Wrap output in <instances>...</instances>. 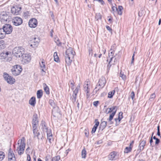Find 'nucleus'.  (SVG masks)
<instances>
[{
    "instance_id": "f257e3e1",
    "label": "nucleus",
    "mask_w": 161,
    "mask_h": 161,
    "mask_svg": "<svg viewBox=\"0 0 161 161\" xmlns=\"http://www.w3.org/2000/svg\"><path fill=\"white\" fill-rule=\"evenodd\" d=\"M75 54V52H73L72 48L69 47L67 50L65 56V61L68 65H70Z\"/></svg>"
},
{
    "instance_id": "f03ea898",
    "label": "nucleus",
    "mask_w": 161,
    "mask_h": 161,
    "mask_svg": "<svg viewBox=\"0 0 161 161\" xmlns=\"http://www.w3.org/2000/svg\"><path fill=\"white\" fill-rule=\"evenodd\" d=\"M25 140V138L23 137L22 139H20L18 142V144H20V145L17 148V150L19 155H21L24 153L25 147V143L24 141Z\"/></svg>"
},
{
    "instance_id": "7ed1b4c3",
    "label": "nucleus",
    "mask_w": 161,
    "mask_h": 161,
    "mask_svg": "<svg viewBox=\"0 0 161 161\" xmlns=\"http://www.w3.org/2000/svg\"><path fill=\"white\" fill-rule=\"evenodd\" d=\"M24 50V48L22 47H16L14 49L13 53L16 57H20L23 55Z\"/></svg>"
},
{
    "instance_id": "20e7f679",
    "label": "nucleus",
    "mask_w": 161,
    "mask_h": 161,
    "mask_svg": "<svg viewBox=\"0 0 161 161\" xmlns=\"http://www.w3.org/2000/svg\"><path fill=\"white\" fill-rule=\"evenodd\" d=\"M106 83L105 78L104 77H102L99 80L97 84L96 87L95 88L94 91L96 93L97 91L100 89L102 88L105 86Z\"/></svg>"
},
{
    "instance_id": "39448f33",
    "label": "nucleus",
    "mask_w": 161,
    "mask_h": 161,
    "mask_svg": "<svg viewBox=\"0 0 161 161\" xmlns=\"http://www.w3.org/2000/svg\"><path fill=\"white\" fill-rule=\"evenodd\" d=\"M111 108L112 113L110 114L109 118L107 119L108 123L109 125H111L113 123V122L112 121V120L113 119L118 108V107L116 106H113Z\"/></svg>"
},
{
    "instance_id": "423d86ee",
    "label": "nucleus",
    "mask_w": 161,
    "mask_h": 161,
    "mask_svg": "<svg viewBox=\"0 0 161 161\" xmlns=\"http://www.w3.org/2000/svg\"><path fill=\"white\" fill-rule=\"evenodd\" d=\"M22 70L21 67L18 65H15L11 69L12 74L14 75H19Z\"/></svg>"
},
{
    "instance_id": "0eeeda50",
    "label": "nucleus",
    "mask_w": 161,
    "mask_h": 161,
    "mask_svg": "<svg viewBox=\"0 0 161 161\" xmlns=\"http://www.w3.org/2000/svg\"><path fill=\"white\" fill-rule=\"evenodd\" d=\"M3 32H4L6 34H10L13 31L12 26L10 24H6L3 27Z\"/></svg>"
},
{
    "instance_id": "6e6552de",
    "label": "nucleus",
    "mask_w": 161,
    "mask_h": 161,
    "mask_svg": "<svg viewBox=\"0 0 161 161\" xmlns=\"http://www.w3.org/2000/svg\"><path fill=\"white\" fill-rule=\"evenodd\" d=\"M10 53V52L9 53L8 52H4L0 54V58L5 61H10L11 60L12 58L10 57H8V55Z\"/></svg>"
},
{
    "instance_id": "1a4fd4ad",
    "label": "nucleus",
    "mask_w": 161,
    "mask_h": 161,
    "mask_svg": "<svg viewBox=\"0 0 161 161\" xmlns=\"http://www.w3.org/2000/svg\"><path fill=\"white\" fill-rule=\"evenodd\" d=\"M3 76L5 80L10 84H13L15 82V79L6 72L3 73Z\"/></svg>"
},
{
    "instance_id": "9d476101",
    "label": "nucleus",
    "mask_w": 161,
    "mask_h": 161,
    "mask_svg": "<svg viewBox=\"0 0 161 161\" xmlns=\"http://www.w3.org/2000/svg\"><path fill=\"white\" fill-rule=\"evenodd\" d=\"M21 8L17 6H13L11 8V12L13 14L17 15L20 13Z\"/></svg>"
},
{
    "instance_id": "9b49d317",
    "label": "nucleus",
    "mask_w": 161,
    "mask_h": 161,
    "mask_svg": "<svg viewBox=\"0 0 161 161\" xmlns=\"http://www.w3.org/2000/svg\"><path fill=\"white\" fill-rule=\"evenodd\" d=\"M109 160H115L119 158L118 153L116 151H113L110 153L108 156Z\"/></svg>"
},
{
    "instance_id": "f8f14e48",
    "label": "nucleus",
    "mask_w": 161,
    "mask_h": 161,
    "mask_svg": "<svg viewBox=\"0 0 161 161\" xmlns=\"http://www.w3.org/2000/svg\"><path fill=\"white\" fill-rule=\"evenodd\" d=\"M23 22L22 19L18 17H15L12 19V22L14 25L18 26L21 25Z\"/></svg>"
},
{
    "instance_id": "ddd939ff",
    "label": "nucleus",
    "mask_w": 161,
    "mask_h": 161,
    "mask_svg": "<svg viewBox=\"0 0 161 161\" xmlns=\"http://www.w3.org/2000/svg\"><path fill=\"white\" fill-rule=\"evenodd\" d=\"M22 62L23 63L27 64L29 63L31 60V56L27 54H24L22 56Z\"/></svg>"
},
{
    "instance_id": "4468645a",
    "label": "nucleus",
    "mask_w": 161,
    "mask_h": 161,
    "mask_svg": "<svg viewBox=\"0 0 161 161\" xmlns=\"http://www.w3.org/2000/svg\"><path fill=\"white\" fill-rule=\"evenodd\" d=\"M8 161H15V155L11 149L10 148L8 153Z\"/></svg>"
},
{
    "instance_id": "2eb2a0df",
    "label": "nucleus",
    "mask_w": 161,
    "mask_h": 161,
    "mask_svg": "<svg viewBox=\"0 0 161 161\" xmlns=\"http://www.w3.org/2000/svg\"><path fill=\"white\" fill-rule=\"evenodd\" d=\"M37 24L38 23L37 19L34 18L31 19L28 23L29 27L32 28L36 27Z\"/></svg>"
},
{
    "instance_id": "dca6fc26",
    "label": "nucleus",
    "mask_w": 161,
    "mask_h": 161,
    "mask_svg": "<svg viewBox=\"0 0 161 161\" xmlns=\"http://www.w3.org/2000/svg\"><path fill=\"white\" fill-rule=\"evenodd\" d=\"M9 17V16L6 12H3L0 14V18L3 21H7Z\"/></svg>"
},
{
    "instance_id": "f3484780",
    "label": "nucleus",
    "mask_w": 161,
    "mask_h": 161,
    "mask_svg": "<svg viewBox=\"0 0 161 161\" xmlns=\"http://www.w3.org/2000/svg\"><path fill=\"white\" fill-rule=\"evenodd\" d=\"M80 88V86L78 85L75 90L73 91V93L72 95V101L73 103H74L76 101V96Z\"/></svg>"
},
{
    "instance_id": "a211bd4d",
    "label": "nucleus",
    "mask_w": 161,
    "mask_h": 161,
    "mask_svg": "<svg viewBox=\"0 0 161 161\" xmlns=\"http://www.w3.org/2000/svg\"><path fill=\"white\" fill-rule=\"evenodd\" d=\"M38 124V120L37 117V115L35 114L33 115V119H32V127L37 126Z\"/></svg>"
},
{
    "instance_id": "6ab92c4d",
    "label": "nucleus",
    "mask_w": 161,
    "mask_h": 161,
    "mask_svg": "<svg viewBox=\"0 0 161 161\" xmlns=\"http://www.w3.org/2000/svg\"><path fill=\"white\" fill-rule=\"evenodd\" d=\"M40 126L41 129L44 132L47 131L48 128L45 121H42Z\"/></svg>"
},
{
    "instance_id": "aec40b11",
    "label": "nucleus",
    "mask_w": 161,
    "mask_h": 161,
    "mask_svg": "<svg viewBox=\"0 0 161 161\" xmlns=\"http://www.w3.org/2000/svg\"><path fill=\"white\" fill-rule=\"evenodd\" d=\"M32 128L33 129V133L34 136H37V138L39 139V138H38V136L40 135V134L39 132H38V131L37 129V127L34 126L32 127Z\"/></svg>"
},
{
    "instance_id": "412c9836",
    "label": "nucleus",
    "mask_w": 161,
    "mask_h": 161,
    "mask_svg": "<svg viewBox=\"0 0 161 161\" xmlns=\"http://www.w3.org/2000/svg\"><path fill=\"white\" fill-rule=\"evenodd\" d=\"M29 103L33 107L35 106L36 103V98L35 97H32L29 100Z\"/></svg>"
},
{
    "instance_id": "4be33fe9",
    "label": "nucleus",
    "mask_w": 161,
    "mask_h": 161,
    "mask_svg": "<svg viewBox=\"0 0 161 161\" xmlns=\"http://www.w3.org/2000/svg\"><path fill=\"white\" fill-rule=\"evenodd\" d=\"M118 59L116 58L115 56L114 57H112L110 58V60L109 62V64L111 63L112 64H114L117 63Z\"/></svg>"
},
{
    "instance_id": "5701e85b",
    "label": "nucleus",
    "mask_w": 161,
    "mask_h": 161,
    "mask_svg": "<svg viewBox=\"0 0 161 161\" xmlns=\"http://www.w3.org/2000/svg\"><path fill=\"white\" fill-rule=\"evenodd\" d=\"M107 121L102 122L100 125L99 129L101 130H103L107 125Z\"/></svg>"
},
{
    "instance_id": "b1692460",
    "label": "nucleus",
    "mask_w": 161,
    "mask_h": 161,
    "mask_svg": "<svg viewBox=\"0 0 161 161\" xmlns=\"http://www.w3.org/2000/svg\"><path fill=\"white\" fill-rule=\"evenodd\" d=\"M6 44L4 41L3 40L0 41V50L4 49L6 47Z\"/></svg>"
},
{
    "instance_id": "393cba45",
    "label": "nucleus",
    "mask_w": 161,
    "mask_h": 161,
    "mask_svg": "<svg viewBox=\"0 0 161 161\" xmlns=\"http://www.w3.org/2000/svg\"><path fill=\"white\" fill-rule=\"evenodd\" d=\"M146 143V141L145 140L142 141L139 145L140 149L141 150H142L144 149V146H145Z\"/></svg>"
},
{
    "instance_id": "a878e982",
    "label": "nucleus",
    "mask_w": 161,
    "mask_h": 161,
    "mask_svg": "<svg viewBox=\"0 0 161 161\" xmlns=\"http://www.w3.org/2000/svg\"><path fill=\"white\" fill-rule=\"evenodd\" d=\"M44 89L47 94H49L50 93L49 89L48 86L45 83L43 84Z\"/></svg>"
},
{
    "instance_id": "bb28decb",
    "label": "nucleus",
    "mask_w": 161,
    "mask_h": 161,
    "mask_svg": "<svg viewBox=\"0 0 161 161\" xmlns=\"http://www.w3.org/2000/svg\"><path fill=\"white\" fill-rule=\"evenodd\" d=\"M37 97L38 98L40 99L42 97L43 95V91L42 90H38L36 93Z\"/></svg>"
},
{
    "instance_id": "cd10ccee",
    "label": "nucleus",
    "mask_w": 161,
    "mask_h": 161,
    "mask_svg": "<svg viewBox=\"0 0 161 161\" xmlns=\"http://www.w3.org/2000/svg\"><path fill=\"white\" fill-rule=\"evenodd\" d=\"M49 103V104L53 108H58V107H56L55 103H54V101L53 100H50Z\"/></svg>"
},
{
    "instance_id": "c85d7f7f",
    "label": "nucleus",
    "mask_w": 161,
    "mask_h": 161,
    "mask_svg": "<svg viewBox=\"0 0 161 161\" xmlns=\"http://www.w3.org/2000/svg\"><path fill=\"white\" fill-rule=\"evenodd\" d=\"M123 9V8L122 6H119L118 7V8H117V11L118 12V14L119 15H121L122 14V10Z\"/></svg>"
},
{
    "instance_id": "c756f323",
    "label": "nucleus",
    "mask_w": 161,
    "mask_h": 161,
    "mask_svg": "<svg viewBox=\"0 0 161 161\" xmlns=\"http://www.w3.org/2000/svg\"><path fill=\"white\" fill-rule=\"evenodd\" d=\"M86 149L84 148L81 152V156L82 158H85L86 157Z\"/></svg>"
},
{
    "instance_id": "7c9ffc66",
    "label": "nucleus",
    "mask_w": 161,
    "mask_h": 161,
    "mask_svg": "<svg viewBox=\"0 0 161 161\" xmlns=\"http://www.w3.org/2000/svg\"><path fill=\"white\" fill-rule=\"evenodd\" d=\"M54 60L55 62H58L59 61V58L57 54V53L56 52L54 53L53 55Z\"/></svg>"
},
{
    "instance_id": "2f4dec72",
    "label": "nucleus",
    "mask_w": 161,
    "mask_h": 161,
    "mask_svg": "<svg viewBox=\"0 0 161 161\" xmlns=\"http://www.w3.org/2000/svg\"><path fill=\"white\" fill-rule=\"evenodd\" d=\"M95 18L97 20L99 19H102V15L100 13H97L96 14Z\"/></svg>"
},
{
    "instance_id": "473e14b6",
    "label": "nucleus",
    "mask_w": 161,
    "mask_h": 161,
    "mask_svg": "<svg viewBox=\"0 0 161 161\" xmlns=\"http://www.w3.org/2000/svg\"><path fill=\"white\" fill-rule=\"evenodd\" d=\"M2 28H0V39L3 38L5 36V33Z\"/></svg>"
},
{
    "instance_id": "72a5a7b5",
    "label": "nucleus",
    "mask_w": 161,
    "mask_h": 161,
    "mask_svg": "<svg viewBox=\"0 0 161 161\" xmlns=\"http://www.w3.org/2000/svg\"><path fill=\"white\" fill-rule=\"evenodd\" d=\"M88 82L86 83H85L84 85V88L85 90V92H86L87 93H88L89 92V91L88 90Z\"/></svg>"
},
{
    "instance_id": "f704fd0d",
    "label": "nucleus",
    "mask_w": 161,
    "mask_h": 161,
    "mask_svg": "<svg viewBox=\"0 0 161 161\" xmlns=\"http://www.w3.org/2000/svg\"><path fill=\"white\" fill-rule=\"evenodd\" d=\"M5 153L2 151H0V161L2 160L5 158Z\"/></svg>"
},
{
    "instance_id": "c9c22d12",
    "label": "nucleus",
    "mask_w": 161,
    "mask_h": 161,
    "mask_svg": "<svg viewBox=\"0 0 161 161\" xmlns=\"http://www.w3.org/2000/svg\"><path fill=\"white\" fill-rule=\"evenodd\" d=\"M132 149L131 147H126L125 149L124 153H128L131 152L132 150Z\"/></svg>"
},
{
    "instance_id": "e433bc0d",
    "label": "nucleus",
    "mask_w": 161,
    "mask_h": 161,
    "mask_svg": "<svg viewBox=\"0 0 161 161\" xmlns=\"http://www.w3.org/2000/svg\"><path fill=\"white\" fill-rule=\"evenodd\" d=\"M44 64H45L44 60L43 59H42L41 61V63H40V64L41 67L42 68L45 69L46 66H45Z\"/></svg>"
},
{
    "instance_id": "4c0bfd02",
    "label": "nucleus",
    "mask_w": 161,
    "mask_h": 161,
    "mask_svg": "<svg viewBox=\"0 0 161 161\" xmlns=\"http://www.w3.org/2000/svg\"><path fill=\"white\" fill-rule=\"evenodd\" d=\"M123 118V113L121 112L119 113L118 119H119V122H120L121 119Z\"/></svg>"
},
{
    "instance_id": "58836bf2",
    "label": "nucleus",
    "mask_w": 161,
    "mask_h": 161,
    "mask_svg": "<svg viewBox=\"0 0 161 161\" xmlns=\"http://www.w3.org/2000/svg\"><path fill=\"white\" fill-rule=\"evenodd\" d=\"M115 92V91L114 90L109 92L108 93V97L109 98H112L114 95Z\"/></svg>"
},
{
    "instance_id": "ea45409f",
    "label": "nucleus",
    "mask_w": 161,
    "mask_h": 161,
    "mask_svg": "<svg viewBox=\"0 0 161 161\" xmlns=\"http://www.w3.org/2000/svg\"><path fill=\"white\" fill-rule=\"evenodd\" d=\"M156 96L154 93H153L151 95L149 99V100L150 101H152L154 99L155 97Z\"/></svg>"
},
{
    "instance_id": "a19ab883",
    "label": "nucleus",
    "mask_w": 161,
    "mask_h": 161,
    "mask_svg": "<svg viewBox=\"0 0 161 161\" xmlns=\"http://www.w3.org/2000/svg\"><path fill=\"white\" fill-rule=\"evenodd\" d=\"M119 76L121 77L122 79H123V80H125L126 79L125 75H124L123 73H122L121 72L120 73Z\"/></svg>"
},
{
    "instance_id": "79ce46f5",
    "label": "nucleus",
    "mask_w": 161,
    "mask_h": 161,
    "mask_svg": "<svg viewBox=\"0 0 161 161\" xmlns=\"http://www.w3.org/2000/svg\"><path fill=\"white\" fill-rule=\"evenodd\" d=\"M110 53H109V57H113V54L114 53V50H112V49L110 50Z\"/></svg>"
},
{
    "instance_id": "37998d69",
    "label": "nucleus",
    "mask_w": 161,
    "mask_h": 161,
    "mask_svg": "<svg viewBox=\"0 0 161 161\" xmlns=\"http://www.w3.org/2000/svg\"><path fill=\"white\" fill-rule=\"evenodd\" d=\"M97 119H96L95 120V124L93 126V127H95V128H96V129H97V126H98L99 124V122L97 121Z\"/></svg>"
},
{
    "instance_id": "c03bdc74",
    "label": "nucleus",
    "mask_w": 161,
    "mask_h": 161,
    "mask_svg": "<svg viewBox=\"0 0 161 161\" xmlns=\"http://www.w3.org/2000/svg\"><path fill=\"white\" fill-rule=\"evenodd\" d=\"M111 112H112L111 108H108L106 110V113L107 114H108Z\"/></svg>"
},
{
    "instance_id": "a18cd8bd",
    "label": "nucleus",
    "mask_w": 161,
    "mask_h": 161,
    "mask_svg": "<svg viewBox=\"0 0 161 161\" xmlns=\"http://www.w3.org/2000/svg\"><path fill=\"white\" fill-rule=\"evenodd\" d=\"M135 97V93L133 91H132L130 94V97L133 100H134V98Z\"/></svg>"
},
{
    "instance_id": "49530a36",
    "label": "nucleus",
    "mask_w": 161,
    "mask_h": 161,
    "mask_svg": "<svg viewBox=\"0 0 161 161\" xmlns=\"http://www.w3.org/2000/svg\"><path fill=\"white\" fill-rule=\"evenodd\" d=\"M157 130H158V131H157V135L158 136H160V127H159V125H158L157 127Z\"/></svg>"
},
{
    "instance_id": "de8ad7c7",
    "label": "nucleus",
    "mask_w": 161,
    "mask_h": 161,
    "mask_svg": "<svg viewBox=\"0 0 161 161\" xmlns=\"http://www.w3.org/2000/svg\"><path fill=\"white\" fill-rule=\"evenodd\" d=\"M55 161H62L60 159V157L58 155L56 157Z\"/></svg>"
},
{
    "instance_id": "09e8293b",
    "label": "nucleus",
    "mask_w": 161,
    "mask_h": 161,
    "mask_svg": "<svg viewBox=\"0 0 161 161\" xmlns=\"http://www.w3.org/2000/svg\"><path fill=\"white\" fill-rule=\"evenodd\" d=\"M114 120L116 121V125H118L119 123V119H118V118H116L114 119Z\"/></svg>"
},
{
    "instance_id": "8fccbe9b",
    "label": "nucleus",
    "mask_w": 161,
    "mask_h": 161,
    "mask_svg": "<svg viewBox=\"0 0 161 161\" xmlns=\"http://www.w3.org/2000/svg\"><path fill=\"white\" fill-rule=\"evenodd\" d=\"M34 42H36V44H37L39 42V40L38 38H34Z\"/></svg>"
},
{
    "instance_id": "3c124183",
    "label": "nucleus",
    "mask_w": 161,
    "mask_h": 161,
    "mask_svg": "<svg viewBox=\"0 0 161 161\" xmlns=\"http://www.w3.org/2000/svg\"><path fill=\"white\" fill-rule=\"evenodd\" d=\"M89 55L92 56L93 55L92 50V49L89 48Z\"/></svg>"
},
{
    "instance_id": "603ef678",
    "label": "nucleus",
    "mask_w": 161,
    "mask_h": 161,
    "mask_svg": "<svg viewBox=\"0 0 161 161\" xmlns=\"http://www.w3.org/2000/svg\"><path fill=\"white\" fill-rule=\"evenodd\" d=\"M99 102L98 101H95L93 102V104L95 107H97Z\"/></svg>"
},
{
    "instance_id": "864d4df0",
    "label": "nucleus",
    "mask_w": 161,
    "mask_h": 161,
    "mask_svg": "<svg viewBox=\"0 0 161 161\" xmlns=\"http://www.w3.org/2000/svg\"><path fill=\"white\" fill-rule=\"evenodd\" d=\"M106 29L108 30L110 32H112V29L108 26H106Z\"/></svg>"
},
{
    "instance_id": "5fc2aeb1",
    "label": "nucleus",
    "mask_w": 161,
    "mask_h": 161,
    "mask_svg": "<svg viewBox=\"0 0 161 161\" xmlns=\"http://www.w3.org/2000/svg\"><path fill=\"white\" fill-rule=\"evenodd\" d=\"M153 133L152 137H151V139L150 140V146H152V143L153 142V139H152V137H153Z\"/></svg>"
},
{
    "instance_id": "6e6d98bb",
    "label": "nucleus",
    "mask_w": 161,
    "mask_h": 161,
    "mask_svg": "<svg viewBox=\"0 0 161 161\" xmlns=\"http://www.w3.org/2000/svg\"><path fill=\"white\" fill-rule=\"evenodd\" d=\"M134 56H135V53H134L133 54L132 56V60H131V64H132L133 63V62H134Z\"/></svg>"
},
{
    "instance_id": "4d7b16f0",
    "label": "nucleus",
    "mask_w": 161,
    "mask_h": 161,
    "mask_svg": "<svg viewBox=\"0 0 161 161\" xmlns=\"http://www.w3.org/2000/svg\"><path fill=\"white\" fill-rule=\"evenodd\" d=\"M96 129H97L96 128H95V127H93L92 130V134L94 133L95 132Z\"/></svg>"
},
{
    "instance_id": "13d9d810",
    "label": "nucleus",
    "mask_w": 161,
    "mask_h": 161,
    "mask_svg": "<svg viewBox=\"0 0 161 161\" xmlns=\"http://www.w3.org/2000/svg\"><path fill=\"white\" fill-rule=\"evenodd\" d=\"M97 1H98L102 5H103L104 4V2L103 0H98Z\"/></svg>"
},
{
    "instance_id": "bf43d9fd",
    "label": "nucleus",
    "mask_w": 161,
    "mask_h": 161,
    "mask_svg": "<svg viewBox=\"0 0 161 161\" xmlns=\"http://www.w3.org/2000/svg\"><path fill=\"white\" fill-rule=\"evenodd\" d=\"M27 161H31V158L30 156L29 155H27Z\"/></svg>"
},
{
    "instance_id": "052dcab7",
    "label": "nucleus",
    "mask_w": 161,
    "mask_h": 161,
    "mask_svg": "<svg viewBox=\"0 0 161 161\" xmlns=\"http://www.w3.org/2000/svg\"><path fill=\"white\" fill-rule=\"evenodd\" d=\"M47 137H52V134L51 133H49V132H47Z\"/></svg>"
},
{
    "instance_id": "680f3d73",
    "label": "nucleus",
    "mask_w": 161,
    "mask_h": 161,
    "mask_svg": "<svg viewBox=\"0 0 161 161\" xmlns=\"http://www.w3.org/2000/svg\"><path fill=\"white\" fill-rule=\"evenodd\" d=\"M160 142V140L159 139L157 138L156 140V141L155 142L156 144H158Z\"/></svg>"
},
{
    "instance_id": "e2e57ef3",
    "label": "nucleus",
    "mask_w": 161,
    "mask_h": 161,
    "mask_svg": "<svg viewBox=\"0 0 161 161\" xmlns=\"http://www.w3.org/2000/svg\"><path fill=\"white\" fill-rule=\"evenodd\" d=\"M112 9L113 11H115V10L117 11V8L116 7H115L114 6H113L112 7Z\"/></svg>"
},
{
    "instance_id": "0e129e2a",
    "label": "nucleus",
    "mask_w": 161,
    "mask_h": 161,
    "mask_svg": "<svg viewBox=\"0 0 161 161\" xmlns=\"http://www.w3.org/2000/svg\"><path fill=\"white\" fill-rule=\"evenodd\" d=\"M134 141H132L130 144L129 147H131V148H132V146L134 143Z\"/></svg>"
},
{
    "instance_id": "69168bd1",
    "label": "nucleus",
    "mask_w": 161,
    "mask_h": 161,
    "mask_svg": "<svg viewBox=\"0 0 161 161\" xmlns=\"http://www.w3.org/2000/svg\"><path fill=\"white\" fill-rule=\"evenodd\" d=\"M52 137H47V139L48 140L50 143H51V140L52 139Z\"/></svg>"
},
{
    "instance_id": "338daca9",
    "label": "nucleus",
    "mask_w": 161,
    "mask_h": 161,
    "mask_svg": "<svg viewBox=\"0 0 161 161\" xmlns=\"http://www.w3.org/2000/svg\"><path fill=\"white\" fill-rule=\"evenodd\" d=\"M102 142V140H99L97 142V144H98L101 143Z\"/></svg>"
},
{
    "instance_id": "774afa93",
    "label": "nucleus",
    "mask_w": 161,
    "mask_h": 161,
    "mask_svg": "<svg viewBox=\"0 0 161 161\" xmlns=\"http://www.w3.org/2000/svg\"><path fill=\"white\" fill-rule=\"evenodd\" d=\"M53 30H52L51 31H50V33H51V35H50V36H51L52 37H53Z\"/></svg>"
}]
</instances>
